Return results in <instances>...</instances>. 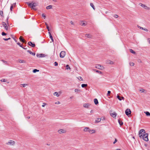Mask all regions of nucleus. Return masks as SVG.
Wrapping results in <instances>:
<instances>
[{
  "label": "nucleus",
  "mask_w": 150,
  "mask_h": 150,
  "mask_svg": "<svg viewBox=\"0 0 150 150\" xmlns=\"http://www.w3.org/2000/svg\"><path fill=\"white\" fill-rule=\"evenodd\" d=\"M16 143L15 141L12 140H9L6 143V144L7 145L10 146H14Z\"/></svg>",
  "instance_id": "obj_1"
},
{
  "label": "nucleus",
  "mask_w": 150,
  "mask_h": 150,
  "mask_svg": "<svg viewBox=\"0 0 150 150\" xmlns=\"http://www.w3.org/2000/svg\"><path fill=\"white\" fill-rule=\"evenodd\" d=\"M145 132L144 129H141L139 131V136L140 138H141L142 136L145 133Z\"/></svg>",
  "instance_id": "obj_2"
},
{
  "label": "nucleus",
  "mask_w": 150,
  "mask_h": 150,
  "mask_svg": "<svg viewBox=\"0 0 150 150\" xmlns=\"http://www.w3.org/2000/svg\"><path fill=\"white\" fill-rule=\"evenodd\" d=\"M141 138L146 141H148V134L147 133H145L142 137Z\"/></svg>",
  "instance_id": "obj_3"
},
{
  "label": "nucleus",
  "mask_w": 150,
  "mask_h": 150,
  "mask_svg": "<svg viewBox=\"0 0 150 150\" xmlns=\"http://www.w3.org/2000/svg\"><path fill=\"white\" fill-rule=\"evenodd\" d=\"M139 5L142 7H143L144 9L149 10L150 9V8H149L148 7V6H146L141 3H139Z\"/></svg>",
  "instance_id": "obj_4"
},
{
  "label": "nucleus",
  "mask_w": 150,
  "mask_h": 150,
  "mask_svg": "<svg viewBox=\"0 0 150 150\" xmlns=\"http://www.w3.org/2000/svg\"><path fill=\"white\" fill-rule=\"evenodd\" d=\"M95 68L100 70H102L104 69V67L100 64L96 65Z\"/></svg>",
  "instance_id": "obj_5"
},
{
  "label": "nucleus",
  "mask_w": 150,
  "mask_h": 150,
  "mask_svg": "<svg viewBox=\"0 0 150 150\" xmlns=\"http://www.w3.org/2000/svg\"><path fill=\"white\" fill-rule=\"evenodd\" d=\"M65 52L64 51H62L60 53V57L61 58H63L65 57Z\"/></svg>",
  "instance_id": "obj_6"
},
{
  "label": "nucleus",
  "mask_w": 150,
  "mask_h": 150,
  "mask_svg": "<svg viewBox=\"0 0 150 150\" xmlns=\"http://www.w3.org/2000/svg\"><path fill=\"white\" fill-rule=\"evenodd\" d=\"M131 111L130 109H127L125 111V113L126 115L128 116L129 115H130L131 114Z\"/></svg>",
  "instance_id": "obj_7"
},
{
  "label": "nucleus",
  "mask_w": 150,
  "mask_h": 150,
  "mask_svg": "<svg viewBox=\"0 0 150 150\" xmlns=\"http://www.w3.org/2000/svg\"><path fill=\"white\" fill-rule=\"evenodd\" d=\"M2 25L3 27H4V28L6 30H8V27L5 22H3Z\"/></svg>",
  "instance_id": "obj_8"
},
{
  "label": "nucleus",
  "mask_w": 150,
  "mask_h": 150,
  "mask_svg": "<svg viewBox=\"0 0 150 150\" xmlns=\"http://www.w3.org/2000/svg\"><path fill=\"white\" fill-rule=\"evenodd\" d=\"M106 63L107 64H114V62L113 61L110 60L108 59L107 60Z\"/></svg>",
  "instance_id": "obj_9"
},
{
  "label": "nucleus",
  "mask_w": 150,
  "mask_h": 150,
  "mask_svg": "<svg viewBox=\"0 0 150 150\" xmlns=\"http://www.w3.org/2000/svg\"><path fill=\"white\" fill-rule=\"evenodd\" d=\"M110 114L111 116L113 117H115L117 115V114L115 112H113L112 113V112H110Z\"/></svg>",
  "instance_id": "obj_10"
},
{
  "label": "nucleus",
  "mask_w": 150,
  "mask_h": 150,
  "mask_svg": "<svg viewBox=\"0 0 150 150\" xmlns=\"http://www.w3.org/2000/svg\"><path fill=\"white\" fill-rule=\"evenodd\" d=\"M28 44L29 45L32 46L33 47H34L35 46V44L31 42H28Z\"/></svg>",
  "instance_id": "obj_11"
},
{
  "label": "nucleus",
  "mask_w": 150,
  "mask_h": 150,
  "mask_svg": "<svg viewBox=\"0 0 150 150\" xmlns=\"http://www.w3.org/2000/svg\"><path fill=\"white\" fill-rule=\"evenodd\" d=\"M36 55L38 57H44L45 56V54H37Z\"/></svg>",
  "instance_id": "obj_12"
},
{
  "label": "nucleus",
  "mask_w": 150,
  "mask_h": 150,
  "mask_svg": "<svg viewBox=\"0 0 150 150\" xmlns=\"http://www.w3.org/2000/svg\"><path fill=\"white\" fill-rule=\"evenodd\" d=\"M58 132L59 133H64L66 132V131L63 129H60L58 131Z\"/></svg>",
  "instance_id": "obj_13"
},
{
  "label": "nucleus",
  "mask_w": 150,
  "mask_h": 150,
  "mask_svg": "<svg viewBox=\"0 0 150 150\" xmlns=\"http://www.w3.org/2000/svg\"><path fill=\"white\" fill-rule=\"evenodd\" d=\"M90 105L89 103H86L83 105V106L84 108H88Z\"/></svg>",
  "instance_id": "obj_14"
},
{
  "label": "nucleus",
  "mask_w": 150,
  "mask_h": 150,
  "mask_svg": "<svg viewBox=\"0 0 150 150\" xmlns=\"http://www.w3.org/2000/svg\"><path fill=\"white\" fill-rule=\"evenodd\" d=\"M138 27L139 28H140V29H141L143 30H145L147 32V31H148V30L147 29H146V28H143L142 27H140V26H138Z\"/></svg>",
  "instance_id": "obj_15"
},
{
  "label": "nucleus",
  "mask_w": 150,
  "mask_h": 150,
  "mask_svg": "<svg viewBox=\"0 0 150 150\" xmlns=\"http://www.w3.org/2000/svg\"><path fill=\"white\" fill-rule=\"evenodd\" d=\"M80 25H86V24L85 23H84V21H81L80 23Z\"/></svg>",
  "instance_id": "obj_16"
},
{
  "label": "nucleus",
  "mask_w": 150,
  "mask_h": 150,
  "mask_svg": "<svg viewBox=\"0 0 150 150\" xmlns=\"http://www.w3.org/2000/svg\"><path fill=\"white\" fill-rule=\"evenodd\" d=\"M19 40H20L23 43H25V40L23 38V37L22 36H20L19 38Z\"/></svg>",
  "instance_id": "obj_17"
},
{
  "label": "nucleus",
  "mask_w": 150,
  "mask_h": 150,
  "mask_svg": "<svg viewBox=\"0 0 150 150\" xmlns=\"http://www.w3.org/2000/svg\"><path fill=\"white\" fill-rule=\"evenodd\" d=\"M90 128L88 127H86L84 129V131L85 132H89L90 130Z\"/></svg>",
  "instance_id": "obj_18"
},
{
  "label": "nucleus",
  "mask_w": 150,
  "mask_h": 150,
  "mask_svg": "<svg viewBox=\"0 0 150 150\" xmlns=\"http://www.w3.org/2000/svg\"><path fill=\"white\" fill-rule=\"evenodd\" d=\"M33 3V2H32ZM26 4L28 5V6L32 8V3H30L29 2H27Z\"/></svg>",
  "instance_id": "obj_19"
},
{
  "label": "nucleus",
  "mask_w": 150,
  "mask_h": 150,
  "mask_svg": "<svg viewBox=\"0 0 150 150\" xmlns=\"http://www.w3.org/2000/svg\"><path fill=\"white\" fill-rule=\"evenodd\" d=\"M101 120V119L100 118H98L96 119V120L95 121V122L96 123H98L100 122Z\"/></svg>",
  "instance_id": "obj_20"
},
{
  "label": "nucleus",
  "mask_w": 150,
  "mask_h": 150,
  "mask_svg": "<svg viewBox=\"0 0 150 150\" xmlns=\"http://www.w3.org/2000/svg\"><path fill=\"white\" fill-rule=\"evenodd\" d=\"M27 52H29L30 54L32 55L33 56H35V53L32 52L30 50H28L27 51Z\"/></svg>",
  "instance_id": "obj_21"
},
{
  "label": "nucleus",
  "mask_w": 150,
  "mask_h": 150,
  "mask_svg": "<svg viewBox=\"0 0 150 150\" xmlns=\"http://www.w3.org/2000/svg\"><path fill=\"white\" fill-rule=\"evenodd\" d=\"M94 103L96 105H97L98 104V100L96 98L94 99Z\"/></svg>",
  "instance_id": "obj_22"
},
{
  "label": "nucleus",
  "mask_w": 150,
  "mask_h": 150,
  "mask_svg": "<svg viewBox=\"0 0 150 150\" xmlns=\"http://www.w3.org/2000/svg\"><path fill=\"white\" fill-rule=\"evenodd\" d=\"M85 36L86 37L88 38H91L92 37V35L90 34H86Z\"/></svg>",
  "instance_id": "obj_23"
},
{
  "label": "nucleus",
  "mask_w": 150,
  "mask_h": 150,
  "mask_svg": "<svg viewBox=\"0 0 150 150\" xmlns=\"http://www.w3.org/2000/svg\"><path fill=\"white\" fill-rule=\"evenodd\" d=\"M32 8L35 9L33 7L37 6V4L36 3H32Z\"/></svg>",
  "instance_id": "obj_24"
},
{
  "label": "nucleus",
  "mask_w": 150,
  "mask_h": 150,
  "mask_svg": "<svg viewBox=\"0 0 150 150\" xmlns=\"http://www.w3.org/2000/svg\"><path fill=\"white\" fill-rule=\"evenodd\" d=\"M95 132V130L92 129V130H91L90 129L89 132L91 134L94 133Z\"/></svg>",
  "instance_id": "obj_25"
},
{
  "label": "nucleus",
  "mask_w": 150,
  "mask_h": 150,
  "mask_svg": "<svg viewBox=\"0 0 150 150\" xmlns=\"http://www.w3.org/2000/svg\"><path fill=\"white\" fill-rule=\"evenodd\" d=\"M52 8V6L49 5L46 7V9H49Z\"/></svg>",
  "instance_id": "obj_26"
},
{
  "label": "nucleus",
  "mask_w": 150,
  "mask_h": 150,
  "mask_svg": "<svg viewBox=\"0 0 150 150\" xmlns=\"http://www.w3.org/2000/svg\"><path fill=\"white\" fill-rule=\"evenodd\" d=\"M144 113L146 114V116H150V113L149 112L147 111L144 112Z\"/></svg>",
  "instance_id": "obj_27"
},
{
  "label": "nucleus",
  "mask_w": 150,
  "mask_h": 150,
  "mask_svg": "<svg viewBox=\"0 0 150 150\" xmlns=\"http://www.w3.org/2000/svg\"><path fill=\"white\" fill-rule=\"evenodd\" d=\"M19 62L20 63H25V61L24 60H19Z\"/></svg>",
  "instance_id": "obj_28"
},
{
  "label": "nucleus",
  "mask_w": 150,
  "mask_h": 150,
  "mask_svg": "<svg viewBox=\"0 0 150 150\" xmlns=\"http://www.w3.org/2000/svg\"><path fill=\"white\" fill-rule=\"evenodd\" d=\"M54 96H56L57 97H59V95L58 94V93L57 92H56L54 93Z\"/></svg>",
  "instance_id": "obj_29"
},
{
  "label": "nucleus",
  "mask_w": 150,
  "mask_h": 150,
  "mask_svg": "<svg viewBox=\"0 0 150 150\" xmlns=\"http://www.w3.org/2000/svg\"><path fill=\"white\" fill-rule=\"evenodd\" d=\"M118 122L120 125H123V123L121 121H120L119 120H118Z\"/></svg>",
  "instance_id": "obj_30"
},
{
  "label": "nucleus",
  "mask_w": 150,
  "mask_h": 150,
  "mask_svg": "<svg viewBox=\"0 0 150 150\" xmlns=\"http://www.w3.org/2000/svg\"><path fill=\"white\" fill-rule=\"evenodd\" d=\"M87 86V84H83L81 85V87L82 88H84L85 87H86Z\"/></svg>",
  "instance_id": "obj_31"
},
{
  "label": "nucleus",
  "mask_w": 150,
  "mask_h": 150,
  "mask_svg": "<svg viewBox=\"0 0 150 150\" xmlns=\"http://www.w3.org/2000/svg\"><path fill=\"white\" fill-rule=\"evenodd\" d=\"M129 64L131 66H134V64L132 62H130L129 63Z\"/></svg>",
  "instance_id": "obj_32"
},
{
  "label": "nucleus",
  "mask_w": 150,
  "mask_h": 150,
  "mask_svg": "<svg viewBox=\"0 0 150 150\" xmlns=\"http://www.w3.org/2000/svg\"><path fill=\"white\" fill-rule=\"evenodd\" d=\"M90 6H91V7L93 8L94 9H95V8L94 6L93 3H90Z\"/></svg>",
  "instance_id": "obj_33"
},
{
  "label": "nucleus",
  "mask_w": 150,
  "mask_h": 150,
  "mask_svg": "<svg viewBox=\"0 0 150 150\" xmlns=\"http://www.w3.org/2000/svg\"><path fill=\"white\" fill-rule=\"evenodd\" d=\"M93 70L95 71L96 72L98 73L99 74H101L102 73V72L96 69H94Z\"/></svg>",
  "instance_id": "obj_34"
},
{
  "label": "nucleus",
  "mask_w": 150,
  "mask_h": 150,
  "mask_svg": "<svg viewBox=\"0 0 150 150\" xmlns=\"http://www.w3.org/2000/svg\"><path fill=\"white\" fill-rule=\"evenodd\" d=\"M130 52L133 54H135V52L133 51L132 49H130L129 50Z\"/></svg>",
  "instance_id": "obj_35"
},
{
  "label": "nucleus",
  "mask_w": 150,
  "mask_h": 150,
  "mask_svg": "<svg viewBox=\"0 0 150 150\" xmlns=\"http://www.w3.org/2000/svg\"><path fill=\"white\" fill-rule=\"evenodd\" d=\"M77 78L80 81H83V79L81 76H79Z\"/></svg>",
  "instance_id": "obj_36"
},
{
  "label": "nucleus",
  "mask_w": 150,
  "mask_h": 150,
  "mask_svg": "<svg viewBox=\"0 0 150 150\" xmlns=\"http://www.w3.org/2000/svg\"><path fill=\"white\" fill-rule=\"evenodd\" d=\"M39 70L37 69H34L33 70V72L34 73H36V72L39 71Z\"/></svg>",
  "instance_id": "obj_37"
},
{
  "label": "nucleus",
  "mask_w": 150,
  "mask_h": 150,
  "mask_svg": "<svg viewBox=\"0 0 150 150\" xmlns=\"http://www.w3.org/2000/svg\"><path fill=\"white\" fill-rule=\"evenodd\" d=\"M74 91L76 92H79L80 91L78 89H75L74 90Z\"/></svg>",
  "instance_id": "obj_38"
},
{
  "label": "nucleus",
  "mask_w": 150,
  "mask_h": 150,
  "mask_svg": "<svg viewBox=\"0 0 150 150\" xmlns=\"http://www.w3.org/2000/svg\"><path fill=\"white\" fill-rule=\"evenodd\" d=\"M1 61L3 62L5 64H7V62L5 61H4L3 60H2Z\"/></svg>",
  "instance_id": "obj_39"
},
{
  "label": "nucleus",
  "mask_w": 150,
  "mask_h": 150,
  "mask_svg": "<svg viewBox=\"0 0 150 150\" xmlns=\"http://www.w3.org/2000/svg\"><path fill=\"white\" fill-rule=\"evenodd\" d=\"M0 15L1 16H3V11H0Z\"/></svg>",
  "instance_id": "obj_40"
},
{
  "label": "nucleus",
  "mask_w": 150,
  "mask_h": 150,
  "mask_svg": "<svg viewBox=\"0 0 150 150\" xmlns=\"http://www.w3.org/2000/svg\"><path fill=\"white\" fill-rule=\"evenodd\" d=\"M21 85H22L23 87H25L26 86H28V84H21Z\"/></svg>",
  "instance_id": "obj_41"
},
{
  "label": "nucleus",
  "mask_w": 150,
  "mask_h": 150,
  "mask_svg": "<svg viewBox=\"0 0 150 150\" xmlns=\"http://www.w3.org/2000/svg\"><path fill=\"white\" fill-rule=\"evenodd\" d=\"M139 91L141 93H143L144 92V90L143 88H142L141 89H140Z\"/></svg>",
  "instance_id": "obj_42"
},
{
  "label": "nucleus",
  "mask_w": 150,
  "mask_h": 150,
  "mask_svg": "<svg viewBox=\"0 0 150 150\" xmlns=\"http://www.w3.org/2000/svg\"><path fill=\"white\" fill-rule=\"evenodd\" d=\"M66 69H70V67H69V65H66Z\"/></svg>",
  "instance_id": "obj_43"
},
{
  "label": "nucleus",
  "mask_w": 150,
  "mask_h": 150,
  "mask_svg": "<svg viewBox=\"0 0 150 150\" xmlns=\"http://www.w3.org/2000/svg\"><path fill=\"white\" fill-rule=\"evenodd\" d=\"M117 98L120 100H122V99L119 96L117 95Z\"/></svg>",
  "instance_id": "obj_44"
},
{
  "label": "nucleus",
  "mask_w": 150,
  "mask_h": 150,
  "mask_svg": "<svg viewBox=\"0 0 150 150\" xmlns=\"http://www.w3.org/2000/svg\"><path fill=\"white\" fill-rule=\"evenodd\" d=\"M50 39H51V40H52V41L53 42L54 41V40H53V37H52V35H51L50 36Z\"/></svg>",
  "instance_id": "obj_45"
},
{
  "label": "nucleus",
  "mask_w": 150,
  "mask_h": 150,
  "mask_svg": "<svg viewBox=\"0 0 150 150\" xmlns=\"http://www.w3.org/2000/svg\"><path fill=\"white\" fill-rule=\"evenodd\" d=\"M6 81V80L5 79H4L1 80V81L2 82H5Z\"/></svg>",
  "instance_id": "obj_46"
},
{
  "label": "nucleus",
  "mask_w": 150,
  "mask_h": 150,
  "mask_svg": "<svg viewBox=\"0 0 150 150\" xmlns=\"http://www.w3.org/2000/svg\"><path fill=\"white\" fill-rule=\"evenodd\" d=\"M17 44L19 45L20 47H21L22 48H23V47L22 45L19 42H18L17 43Z\"/></svg>",
  "instance_id": "obj_47"
},
{
  "label": "nucleus",
  "mask_w": 150,
  "mask_h": 150,
  "mask_svg": "<svg viewBox=\"0 0 150 150\" xmlns=\"http://www.w3.org/2000/svg\"><path fill=\"white\" fill-rule=\"evenodd\" d=\"M10 38H3V39L5 41H7L8 40H10Z\"/></svg>",
  "instance_id": "obj_48"
},
{
  "label": "nucleus",
  "mask_w": 150,
  "mask_h": 150,
  "mask_svg": "<svg viewBox=\"0 0 150 150\" xmlns=\"http://www.w3.org/2000/svg\"><path fill=\"white\" fill-rule=\"evenodd\" d=\"M13 5H11V6L10 7V10L11 11H12V9H13Z\"/></svg>",
  "instance_id": "obj_49"
},
{
  "label": "nucleus",
  "mask_w": 150,
  "mask_h": 150,
  "mask_svg": "<svg viewBox=\"0 0 150 150\" xmlns=\"http://www.w3.org/2000/svg\"><path fill=\"white\" fill-rule=\"evenodd\" d=\"M110 93H111V91H108V93L107 94V96H109L110 94Z\"/></svg>",
  "instance_id": "obj_50"
},
{
  "label": "nucleus",
  "mask_w": 150,
  "mask_h": 150,
  "mask_svg": "<svg viewBox=\"0 0 150 150\" xmlns=\"http://www.w3.org/2000/svg\"><path fill=\"white\" fill-rule=\"evenodd\" d=\"M2 35L3 36L6 35V34L4 32H3L2 33Z\"/></svg>",
  "instance_id": "obj_51"
},
{
  "label": "nucleus",
  "mask_w": 150,
  "mask_h": 150,
  "mask_svg": "<svg viewBox=\"0 0 150 150\" xmlns=\"http://www.w3.org/2000/svg\"><path fill=\"white\" fill-rule=\"evenodd\" d=\"M54 66H57L58 65V64L57 62H54Z\"/></svg>",
  "instance_id": "obj_52"
},
{
  "label": "nucleus",
  "mask_w": 150,
  "mask_h": 150,
  "mask_svg": "<svg viewBox=\"0 0 150 150\" xmlns=\"http://www.w3.org/2000/svg\"><path fill=\"white\" fill-rule=\"evenodd\" d=\"M114 17L116 18H117L118 17V16L117 15H115L114 16Z\"/></svg>",
  "instance_id": "obj_53"
},
{
  "label": "nucleus",
  "mask_w": 150,
  "mask_h": 150,
  "mask_svg": "<svg viewBox=\"0 0 150 150\" xmlns=\"http://www.w3.org/2000/svg\"><path fill=\"white\" fill-rule=\"evenodd\" d=\"M42 16L44 18H46V16L44 15V14H42Z\"/></svg>",
  "instance_id": "obj_54"
},
{
  "label": "nucleus",
  "mask_w": 150,
  "mask_h": 150,
  "mask_svg": "<svg viewBox=\"0 0 150 150\" xmlns=\"http://www.w3.org/2000/svg\"><path fill=\"white\" fill-rule=\"evenodd\" d=\"M60 102H59V101H57V102H56L55 103L56 104H60Z\"/></svg>",
  "instance_id": "obj_55"
},
{
  "label": "nucleus",
  "mask_w": 150,
  "mask_h": 150,
  "mask_svg": "<svg viewBox=\"0 0 150 150\" xmlns=\"http://www.w3.org/2000/svg\"><path fill=\"white\" fill-rule=\"evenodd\" d=\"M117 139H115V140L114 142L113 143L114 144H115V143H116L117 142Z\"/></svg>",
  "instance_id": "obj_56"
},
{
  "label": "nucleus",
  "mask_w": 150,
  "mask_h": 150,
  "mask_svg": "<svg viewBox=\"0 0 150 150\" xmlns=\"http://www.w3.org/2000/svg\"><path fill=\"white\" fill-rule=\"evenodd\" d=\"M45 25H46V26L47 28H49V27L48 25H47V24L46 23H45Z\"/></svg>",
  "instance_id": "obj_57"
},
{
  "label": "nucleus",
  "mask_w": 150,
  "mask_h": 150,
  "mask_svg": "<svg viewBox=\"0 0 150 150\" xmlns=\"http://www.w3.org/2000/svg\"><path fill=\"white\" fill-rule=\"evenodd\" d=\"M147 40L149 43L150 44V38H148Z\"/></svg>",
  "instance_id": "obj_58"
},
{
  "label": "nucleus",
  "mask_w": 150,
  "mask_h": 150,
  "mask_svg": "<svg viewBox=\"0 0 150 150\" xmlns=\"http://www.w3.org/2000/svg\"><path fill=\"white\" fill-rule=\"evenodd\" d=\"M70 23L71 24V25H74V23L73 21H71L70 22Z\"/></svg>",
  "instance_id": "obj_59"
},
{
  "label": "nucleus",
  "mask_w": 150,
  "mask_h": 150,
  "mask_svg": "<svg viewBox=\"0 0 150 150\" xmlns=\"http://www.w3.org/2000/svg\"><path fill=\"white\" fill-rule=\"evenodd\" d=\"M12 5H13V6H16V3H14L13 4H12Z\"/></svg>",
  "instance_id": "obj_60"
},
{
  "label": "nucleus",
  "mask_w": 150,
  "mask_h": 150,
  "mask_svg": "<svg viewBox=\"0 0 150 150\" xmlns=\"http://www.w3.org/2000/svg\"><path fill=\"white\" fill-rule=\"evenodd\" d=\"M48 33H49V36H50L51 35H51V33H50V32H48Z\"/></svg>",
  "instance_id": "obj_61"
},
{
  "label": "nucleus",
  "mask_w": 150,
  "mask_h": 150,
  "mask_svg": "<svg viewBox=\"0 0 150 150\" xmlns=\"http://www.w3.org/2000/svg\"><path fill=\"white\" fill-rule=\"evenodd\" d=\"M13 39L16 42L17 41V40H16L14 38H13Z\"/></svg>",
  "instance_id": "obj_62"
},
{
  "label": "nucleus",
  "mask_w": 150,
  "mask_h": 150,
  "mask_svg": "<svg viewBox=\"0 0 150 150\" xmlns=\"http://www.w3.org/2000/svg\"><path fill=\"white\" fill-rule=\"evenodd\" d=\"M121 150V149H117L116 150Z\"/></svg>",
  "instance_id": "obj_63"
},
{
  "label": "nucleus",
  "mask_w": 150,
  "mask_h": 150,
  "mask_svg": "<svg viewBox=\"0 0 150 150\" xmlns=\"http://www.w3.org/2000/svg\"><path fill=\"white\" fill-rule=\"evenodd\" d=\"M122 98L123 100H124V97H122Z\"/></svg>",
  "instance_id": "obj_64"
}]
</instances>
